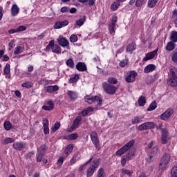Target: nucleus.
<instances>
[{"mask_svg": "<svg viewBox=\"0 0 177 177\" xmlns=\"http://www.w3.org/2000/svg\"><path fill=\"white\" fill-rule=\"evenodd\" d=\"M50 49L53 53H56V55H60L62 53V48L59 45L55 44V40H50L44 50L45 52H50Z\"/></svg>", "mask_w": 177, "mask_h": 177, "instance_id": "1", "label": "nucleus"}, {"mask_svg": "<svg viewBox=\"0 0 177 177\" xmlns=\"http://www.w3.org/2000/svg\"><path fill=\"white\" fill-rule=\"evenodd\" d=\"M133 145H135V140H130L129 142H127L122 148H120L115 152V156H122V154H125V153H127L128 150L131 149V147H132Z\"/></svg>", "mask_w": 177, "mask_h": 177, "instance_id": "2", "label": "nucleus"}, {"mask_svg": "<svg viewBox=\"0 0 177 177\" xmlns=\"http://www.w3.org/2000/svg\"><path fill=\"white\" fill-rule=\"evenodd\" d=\"M102 88L108 95H114L117 92V87L104 82L102 83Z\"/></svg>", "mask_w": 177, "mask_h": 177, "instance_id": "3", "label": "nucleus"}, {"mask_svg": "<svg viewBox=\"0 0 177 177\" xmlns=\"http://www.w3.org/2000/svg\"><path fill=\"white\" fill-rule=\"evenodd\" d=\"M169 161H171V155L169 153H165L159 164L160 169H165L168 164H169Z\"/></svg>", "mask_w": 177, "mask_h": 177, "instance_id": "4", "label": "nucleus"}, {"mask_svg": "<svg viewBox=\"0 0 177 177\" xmlns=\"http://www.w3.org/2000/svg\"><path fill=\"white\" fill-rule=\"evenodd\" d=\"M171 79L168 84L170 86H177V68H173L170 70Z\"/></svg>", "mask_w": 177, "mask_h": 177, "instance_id": "5", "label": "nucleus"}, {"mask_svg": "<svg viewBox=\"0 0 177 177\" xmlns=\"http://www.w3.org/2000/svg\"><path fill=\"white\" fill-rule=\"evenodd\" d=\"M84 102H86V103H88V104H92L93 102H98L97 105L102 106V103L103 101L98 96L86 95L84 97Z\"/></svg>", "mask_w": 177, "mask_h": 177, "instance_id": "6", "label": "nucleus"}, {"mask_svg": "<svg viewBox=\"0 0 177 177\" xmlns=\"http://www.w3.org/2000/svg\"><path fill=\"white\" fill-rule=\"evenodd\" d=\"M91 140L94 145L96 149H100V141H99V137L96 131H91L90 134Z\"/></svg>", "mask_w": 177, "mask_h": 177, "instance_id": "7", "label": "nucleus"}, {"mask_svg": "<svg viewBox=\"0 0 177 177\" xmlns=\"http://www.w3.org/2000/svg\"><path fill=\"white\" fill-rule=\"evenodd\" d=\"M118 21L117 16L114 15L111 18V23L109 25V31L111 35L115 34V24Z\"/></svg>", "mask_w": 177, "mask_h": 177, "instance_id": "8", "label": "nucleus"}, {"mask_svg": "<svg viewBox=\"0 0 177 177\" xmlns=\"http://www.w3.org/2000/svg\"><path fill=\"white\" fill-rule=\"evenodd\" d=\"M137 75L138 73H136L135 71L127 72L125 77L126 82H128L129 84L131 82H134L135 80H136Z\"/></svg>", "mask_w": 177, "mask_h": 177, "instance_id": "9", "label": "nucleus"}, {"mask_svg": "<svg viewBox=\"0 0 177 177\" xmlns=\"http://www.w3.org/2000/svg\"><path fill=\"white\" fill-rule=\"evenodd\" d=\"M152 128H154V122H148L139 125L138 131H147V129H152Z\"/></svg>", "mask_w": 177, "mask_h": 177, "instance_id": "10", "label": "nucleus"}, {"mask_svg": "<svg viewBox=\"0 0 177 177\" xmlns=\"http://www.w3.org/2000/svg\"><path fill=\"white\" fill-rule=\"evenodd\" d=\"M158 52V48L153 50L152 52H149L146 54L145 57L142 59V62H149L157 56V53Z\"/></svg>", "mask_w": 177, "mask_h": 177, "instance_id": "11", "label": "nucleus"}, {"mask_svg": "<svg viewBox=\"0 0 177 177\" xmlns=\"http://www.w3.org/2000/svg\"><path fill=\"white\" fill-rule=\"evenodd\" d=\"M173 114H174V109H168L167 111H165L163 113L160 115V118L163 121H167V120H169V118H171V116Z\"/></svg>", "mask_w": 177, "mask_h": 177, "instance_id": "12", "label": "nucleus"}, {"mask_svg": "<svg viewBox=\"0 0 177 177\" xmlns=\"http://www.w3.org/2000/svg\"><path fill=\"white\" fill-rule=\"evenodd\" d=\"M157 154H158V148L157 147H154L149 153V156L147 158L148 161H149V162H153V161L157 158Z\"/></svg>", "mask_w": 177, "mask_h": 177, "instance_id": "13", "label": "nucleus"}, {"mask_svg": "<svg viewBox=\"0 0 177 177\" xmlns=\"http://www.w3.org/2000/svg\"><path fill=\"white\" fill-rule=\"evenodd\" d=\"M169 139V133L168 130L165 129H162V137L161 142L163 145H166L168 142V140Z\"/></svg>", "mask_w": 177, "mask_h": 177, "instance_id": "14", "label": "nucleus"}, {"mask_svg": "<svg viewBox=\"0 0 177 177\" xmlns=\"http://www.w3.org/2000/svg\"><path fill=\"white\" fill-rule=\"evenodd\" d=\"M57 42L60 46H62V48H67V46H69L70 42L68 39H66V37L59 36L57 39Z\"/></svg>", "mask_w": 177, "mask_h": 177, "instance_id": "15", "label": "nucleus"}, {"mask_svg": "<svg viewBox=\"0 0 177 177\" xmlns=\"http://www.w3.org/2000/svg\"><path fill=\"white\" fill-rule=\"evenodd\" d=\"M66 26H68V21L67 20L64 21H57L54 24V28L55 30H60L62 27H66Z\"/></svg>", "mask_w": 177, "mask_h": 177, "instance_id": "16", "label": "nucleus"}, {"mask_svg": "<svg viewBox=\"0 0 177 177\" xmlns=\"http://www.w3.org/2000/svg\"><path fill=\"white\" fill-rule=\"evenodd\" d=\"M44 90L46 92H48V93H52L53 92H56L57 91H59V86L54 85V86H48L44 87Z\"/></svg>", "mask_w": 177, "mask_h": 177, "instance_id": "17", "label": "nucleus"}, {"mask_svg": "<svg viewBox=\"0 0 177 177\" xmlns=\"http://www.w3.org/2000/svg\"><path fill=\"white\" fill-rule=\"evenodd\" d=\"M76 69L77 71H86L88 70V68L86 67V64H85L84 62H78L76 64Z\"/></svg>", "mask_w": 177, "mask_h": 177, "instance_id": "18", "label": "nucleus"}, {"mask_svg": "<svg viewBox=\"0 0 177 177\" xmlns=\"http://www.w3.org/2000/svg\"><path fill=\"white\" fill-rule=\"evenodd\" d=\"M44 132L45 135H49V121L45 118L43 120Z\"/></svg>", "mask_w": 177, "mask_h": 177, "instance_id": "19", "label": "nucleus"}, {"mask_svg": "<svg viewBox=\"0 0 177 177\" xmlns=\"http://www.w3.org/2000/svg\"><path fill=\"white\" fill-rule=\"evenodd\" d=\"M20 12V8L17 4H13L11 8L12 16H17Z\"/></svg>", "mask_w": 177, "mask_h": 177, "instance_id": "20", "label": "nucleus"}, {"mask_svg": "<svg viewBox=\"0 0 177 177\" xmlns=\"http://www.w3.org/2000/svg\"><path fill=\"white\" fill-rule=\"evenodd\" d=\"M48 106L44 105L42 106L43 110H46V111H50V110H53L55 108V104L53 101H48Z\"/></svg>", "mask_w": 177, "mask_h": 177, "instance_id": "21", "label": "nucleus"}, {"mask_svg": "<svg viewBox=\"0 0 177 177\" xmlns=\"http://www.w3.org/2000/svg\"><path fill=\"white\" fill-rule=\"evenodd\" d=\"M143 116H135L131 120V124L133 125L140 124L141 122H143Z\"/></svg>", "mask_w": 177, "mask_h": 177, "instance_id": "22", "label": "nucleus"}, {"mask_svg": "<svg viewBox=\"0 0 177 177\" xmlns=\"http://www.w3.org/2000/svg\"><path fill=\"white\" fill-rule=\"evenodd\" d=\"M156 70V65L154 64H149L144 69V73L145 74H149V73H151V71H154Z\"/></svg>", "mask_w": 177, "mask_h": 177, "instance_id": "23", "label": "nucleus"}, {"mask_svg": "<svg viewBox=\"0 0 177 177\" xmlns=\"http://www.w3.org/2000/svg\"><path fill=\"white\" fill-rule=\"evenodd\" d=\"M82 120V118L80 116L76 117L75 120L73 121V125L71 126V129H75L78 125H80V122Z\"/></svg>", "mask_w": 177, "mask_h": 177, "instance_id": "24", "label": "nucleus"}, {"mask_svg": "<svg viewBox=\"0 0 177 177\" xmlns=\"http://www.w3.org/2000/svg\"><path fill=\"white\" fill-rule=\"evenodd\" d=\"M68 95L69 96L71 100H77V99H78V93L75 91H69L68 92Z\"/></svg>", "mask_w": 177, "mask_h": 177, "instance_id": "25", "label": "nucleus"}, {"mask_svg": "<svg viewBox=\"0 0 177 177\" xmlns=\"http://www.w3.org/2000/svg\"><path fill=\"white\" fill-rule=\"evenodd\" d=\"M135 154H136V150H130L126 155L128 161H131V160H132L135 157Z\"/></svg>", "mask_w": 177, "mask_h": 177, "instance_id": "26", "label": "nucleus"}, {"mask_svg": "<svg viewBox=\"0 0 177 177\" xmlns=\"http://www.w3.org/2000/svg\"><path fill=\"white\" fill-rule=\"evenodd\" d=\"M136 49V44L133 42L130 44H128V46H127V52H128L129 53L132 54V52H133V50H135Z\"/></svg>", "mask_w": 177, "mask_h": 177, "instance_id": "27", "label": "nucleus"}, {"mask_svg": "<svg viewBox=\"0 0 177 177\" xmlns=\"http://www.w3.org/2000/svg\"><path fill=\"white\" fill-rule=\"evenodd\" d=\"M121 174L124 176L127 175V176L131 177L132 175H133V170H129L127 169H121Z\"/></svg>", "mask_w": 177, "mask_h": 177, "instance_id": "28", "label": "nucleus"}, {"mask_svg": "<svg viewBox=\"0 0 177 177\" xmlns=\"http://www.w3.org/2000/svg\"><path fill=\"white\" fill-rule=\"evenodd\" d=\"M12 147L15 149V150H18L20 151V150H22L23 147H24V144L17 142L13 144Z\"/></svg>", "mask_w": 177, "mask_h": 177, "instance_id": "29", "label": "nucleus"}, {"mask_svg": "<svg viewBox=\"0 0 177 177\" xmlns=\"http://www.w3.org/2000/svg\"><path fill=\"white\" fill-rule=\"evenodd\" d=\"M176 45L174 44L173 41H169L166 45V50L169 52H171L175 49Z\"/></svg>", "mask_w": 177, "mask_h": 177, "instance_id": "30", "label": "nucleus"}, {"mask_svg": "<svg viewBox=\"0 0 177 177\" xmlns=\"http://www.w3.org/2000/svg\"><path fill=\"white\" fill-rule=\"evenodd\" d=\"M74 149V145L73 144H69L65 149V153L66 156H68L69 154H71L73 152V150Z\"/></svg>", "mask_w": 177, "mask_h": 177, "instance_id": "31", "label": "nucleus"}, {"mask_svg": "<svg viewBox=\"0 0 177 177\" xmlns=\"http://www.w3.org/2000/svg\"><path fill=\"white\" fill-rule=\"evenodd\" d=\"M92 160H93V157H91L87 162H86L84 165H80L79 167L80 172H82V171H84V169H86V165H88V164H89V162L92 161Z\"/></svg>", "mask_w": 177, "mask_h": 177, "instance_id": "32", "label": "nucleus"}, {"mask_svg": "<svg viewBox=\"0 0 177 177\" xmlns=\"http://www.w3.org/2000/svg\"><path fill=\"white\" fill-rule=\"evenodd\" d=\"M95 171H96V169L93 167V165H91L88 169H87V177H91L93 174H95Z\"/></svg>", "mask_w": 177, "mask_h": 177, "instance_id": "33", "label": "nucleus"}, {"mask_svg": "<svg viewBox=\"0 0 177 177\" xmlns=\"http://www.w3.org/2000/svg\"><path fill=\"white\" fill-rule=\"evenodd\" d=\"M157 109V102H152L147 109V111H153V110H156Z\"/></svg>", "mask_w": 177, "mask_h": 177, "instance_id": "34", "label": "nucleus"}, {"mask_svg": "<svg viewBox=\"0 0 177 177\" xmlns=\"http://www.w3.org/2000/svg\"><path fill=\"white\" fill-rule=\"evenodd\" d=\"M85 21H86V17L84 16L82 18H80L77 21H76V24L77 26H78L79 27H81V26H84V23H85Z\"/></svg>", "mask_w": 177, "mask_h": 177, "instance_id": "35", "label": "nucleus"}, {"mask_svg": "<svg viewBox=\"0 0 177 177\" xmlns=\"http://www.w3.org/2000/svg\"><path fill=\"white\" fill-rule=\"evenodd\" d=\"M170 40L171 41V42H174V43L177 42V32L176 31H172L171 32Z\"/></svg>", "mask_w": 177, "mask_h": 177, "instance_id": "36", "label": "nucleus"}, {"mask_svg": "<svg viewBox=\"0 0 177 177\" xmlns=\"http://www.w3.org/2000/svg\"><path fill=\"white\" fill-rule=\"evenodd\" d=\"M138 104L139 106H143L146 104V97L141 95L138 98Z\"/></svg>", "mask_w": 177, "mask_h": 177, "instance_id": "37", "label": "nucleus"}, {"mask_svg": "<svg viewBox=\"0 0 177 177\" xmlns=\"http://www.w3.org/2000/svg\"><path fill=\"white\" fill-rule=\"evenodd\" d=\"M107 82L108 84H111V85H115L118 82V80L115 77H111L107 79Z\"/></svg>", "mask_w": 177, "mask_h": 177, "instance_id": "38", "label": "nucleus"}, {"mask_svg": "<svg viewBox=\"0 0 177 177\" xmlns=\"http://www.w3.org/2000/svg\"><path fill=\"white\" fill-rule=\"evenodd\" d=\"M121 5V3L118 2H113L111 5V10H113V12L117 10V9H118V8H120V6Z\"/></svg>", "mask_w": 177, "mask_h": 177, "instance_id": "39", "label": "nucleus"}, {"mask_svg": "<svg viewBox=\"0 0 177 177\" xmlns=\"http://www.w3.org/2000/svg\"><path fill=\"white\" fill-rule=\"evenodd\" d=\"M24 50V47L17 46L15 48V50L14 51V55H20V53H23Z\"/></svg>", "mask_w": 177, "mask_h": 177, "instance_id": "40", "label": "nucleus"}, {"mask_svg": "<svg viewBox=\"0 0 177 177\" xmlns=\"http://www.w3.org/2000/svg\"><path fill=\"white\" fill-rule=\"evenodd\" d=\"M66 139H68L69 140H77V139H78V134L77 133L69 134L66 136Z\"/></svg>", "mask_w": 177, "mask_h": 177, "instance_id": "41", "label": "nucleus"}, {"mask_svg": "<svg viewBox=\"0 0 177 177\" xmlns=\"http://www.w3.org/2000/svg\"><path fill=\"white\" fill-rule=\"evenodd\" d=\"M44 156H45V153H42L41 152H37L36 154V160L37 162H41L44 158Z\"/></svg>", "mask_w": 177, "mask_h": 177, "instance_id": "42", "label": "nucleus"}, {"mask_svg": "<svg viewBox=\"0 0 177 177\" xmlns=\"http://www.w3.org/2000/svg\"><path fill=\"white\" fill-rule=\"evenodd\" d=\"M3 73L5 75H9L10 74V64H6L4 69H3Z\"/></svg>", "mask_w": 177, "mask_h": 177, "instance_id": "43", "label": "nucleus"}, {"mask_svg": "<svg viewBox=\"0 0 177 177\" xmlns=\"http://www.w3.org/2000/svg\"><path fill=\"white\" fill-rule=\"evenodd\" d=\"M157 2H158V0H149L148 1V8H153L154 6L157 5Z\"/></svg>", "mask_w": 177, "mask_h": 177, "instance_id": "44", "label": "nucleus"}, {"mask_svg": "<svg viewBox=\"0 0 177 177\" xmlns=\"http://www.w3.org/2000/svg\"><path fill=\"white\" fill-rule=\"evenodd\" d=\"M97 177H106V172L103 168H100L97 173Z\"/></svg>", "mask_w": 177, "mask_h": 177, "instance_id": "45", "label": "nucleus"}, {"mask_svg": "<svg viewBox=\"0 0 177 177\" xmlns=\"http://www.w3.org/2000/svg\"><path fill=\"white\" fill-rule=\"evenodd\" d=\"M46 149H48V147H46V145L44 144L39 148H37V152L45 154V151H46Z\"/></svg>", "mask_w": 177, "mask_h": 177, "instance_id": "46", "label": "nucleus"}, {"mask_svg": "<svg viewBox=\"0 0 177 177\" xmlns=\"http://www.w3.org/2000/svg\"><path fill=\"white\" fill-rule=\"evenodd\" d=\"M77 158H78V153H75L71 159L70 162L71 165H74L77 162Z\"/></svg>", "mask_w": 177, "mask_h": 177, "instance_id": "47", "label": "nucleus"}, {"mask_svg": "<svg viewBox=\"0 0 177 177\" xmlns=\"http://www.w3.org/2000/svg\"><path fill=\"white\" fill-rule=\"evenodd\" d=\"M66 64L68 66V67H70V68H74L75 65L73 59L70 58L69 59L66 60Z\"/></svg>", "mask_w": 177, "mask_h": 177, "instance_id": "48", "label": "nucleus"}, {"mask_svg": "<svg viewBox=\"0 0 177 177\" xmlns=\"http://www.w3.org/2000/svg\"><path fill=\"white\" fill-rule=\"evenodd\" d=\"M4 128L6 131H10L12 128V123L9 121H6L4 122Z\"/></svg>", "mask_w": 177, "mask_h": 177, "instance_id": "49", "label": "nucleus"}, {"mask_svg": "<svg viewBox=\"0 0 177 177\" xmlns=\"http://www.w3.org/2000/svg\"><path fill=\"white\" fill-rule=\"evenodd\" d=\"M78 80H80V76L78 75H75V76L72 78H71L69 80V82H71V84H74L75 82H77L78 81Z\"/></svg>", "mask_w": 177, "mask_h": 177, "instance_id": "50", "label": "nucleus"}, {"mask_svg": "<svg viewBox=\"0 0 177 177\" xmlns=\"http://www.w3.org/2000/svg\"><path fill=\"white\" fill-rule=\"evenodd\" d=\"M15 140H16L14 138H7L4 140L3 141V144L4 145H9V143H13V142H15Z\"/></svg>", "mask_w": 177, "mask_h": 177, "instance_id": "51", "label": "nucleus"}, {"mask_svg": "<svg viewBox=\"0 0 177 177\" xmlns=\"http://www.w3.org/2000/svg\"><path fill=\"white\" fill-rule=\"evenodd\" d=\"M172 19L174 20V23L176 24V27H177V10H174Z\"/></svg>", "mask_w": 177, "mask_h": 177, "instance_id": "52", "label": "nucleus"}, {"mask_svg": "<svg viewBox=\"0 0 177 177\" xmlns=\"http://www.w3.org/2000/svg\"><path fill=\"white\" fill-rule=\"evenodd\" d=\"M22 88H32V83L31 82H26L21 84Z\"/></svg>", "mask_w": 177, "mask_h": 177, "instance_id": "53", "label": "nucleus"}, {"mask_svg": "<svg viewBox=\"0 0 177 177\" xmlns=\"http://www.w3.org/2000/svg\"><path fill=\"white\" fill-rule=\"evenodd\" d=\"M171 177H177V167H174L171 169Z\"/></svg>", "mask_w": 177, "mask_h": 177, "instance_id": "54", "label": "nucleus"}, {"mask_svg": "<svg viewBox=\"0 0 177 177\" xmlns=\"http://www.w3.org/2000/svg\"><path fill=\"white\" fill-rule=\"evenodd\" d=\"M59 128H60V122H57L55 124L54 127H52V131L53 132H56V131H57V129H59Z\"/></svg>", "mask_w": 177, "mask_h": 177, "instance_id": "55", "label": "nucleus"}, {"mask_svg": "<svg viewBox=\"0 0 177 177\" xmlns=\"http://www.w3.org/2000/svg\"><path fill=\"white\" fill-rule=\"evenodd\" d=\"M93 167L96 169L100 165V159H96L93 160Z\"/></svg>", "mask_w": 177, "mask_h": 177, "instance_id": "56", "label": "nucleus"}, {"mask_svg": "<svg viewBox=\"0 0 177 177\" xmlns=\"http://www.w3.org/2000/svg\"><path fill=\"white\" fill-rule=\"evenodd\" d=\"M143 3H145V0H136V6L137 8H140Z\"/></svg>", "mask_w": 177, "mask_h": 177, "instance_id": "57", "label": "nucleus"}, {"mask_svg": "<svg viewBox=\"0 0 177 177\" xmlns=\"http://www.w3.org/2000/svg\"><path fill=\"white\" fill-rule=\"evenodd\" d=\"M70 41L71 42H77V41H78V37L75 35H72L70 37Z\"/></svg>", "mask_w": 177, "mask_h": 177, "instance_id": "58", "label": "nucleus"}, {"mask_svg": "<svg viewBox=\"0 0 177 177\" xmlns=\"http://www.w3.org/2000/svg\"><path fill=\"white\" fill-rule=\"evenodd\" d=\"M27 30V27L24 26H20L17 28V32H21V31H26Z\"/></svg>", "mask_w": 177, "mask_h": 177, "instance_id": "59", "label": "nucleus"}, {"mask_svg": "<svg viewBox=\"0 0 177 177\" xmlns=\"http://www.w3.org/2000/svg\"><path fill=\"white\" fill-rule=\"evenodd\" d=\"M127 65H128V60L127 59H123L120 62V67H125Z\"/></svg>", "mask_w": 177, "mask_h": 177, "instance_id": "60", "label": "nucleus"}, {"mask_svg": "<svg viewBox=\"0 0 177 177\" xmlns=\"http://www.w3.org/2000/svg\"><path fill=\"white\" fill-rule=\"evenodd\" d=\"M64 161V158L60 157L57 162V165H59V167H61V165H63Z\"/></svg>", "mask_w": 177, "mask_h": 177, "instance_id": "61", "label": "nucleus"}, {"mask_svg": "<svg viewBox=\"0 0 177 177\" xmlns=\"http://www.w3.org/2000/svg\"><path fill=\"white\" fill-rule=\"evenodd\" d=\"M171 60L174 63H176V62H177V51L173 53V55L171 56Z\"/></svg>", "mask_w": 177, "mask_h": 177, "instance_id": "62", "label": "nucleus"}, {"mask_svg": "<svg viewBox=\"0 0 177 177\" xmlns=\"http://www.w3.org/2000/svg\"><path fill=\"white\" fill-rule=\"evenodd\" d=\"M70 10V8L67 6H64L61 8L60 12L62 13H66V12H68Z\"/></svg>", "mask_w": 177, "mask_h": 177, "instance_id": "63", "label": "nucleus"}, {"mask_svg": "<svg viewBox=\"0 0 177 177\" xmlns=\"http://www.w3.org/2000/svg\"><path fill=\"white\" fill-rule=\"evenodd\" d=\"M129 161L127 158H123L121 160V165L122 167H125V165H127V162Z\"/></svg>", "mask_w": 177, "mask_h": 177, "instance_id": "64", "label": "nucleus"}]
</instances>
